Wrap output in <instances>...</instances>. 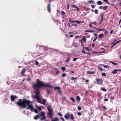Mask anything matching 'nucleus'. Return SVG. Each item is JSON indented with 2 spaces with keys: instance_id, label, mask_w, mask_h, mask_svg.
<instances>
[{
  "instance_id": "58836bf2",
  "label": "nucleus",
  "mask_w": 121,
  "mask_h": 121,
  "mask_svg": "<svg viewBox=\"0 0 121 121\" xmlns=\"http://www.w3.org/2000/svg\"><path fill=\"white\" fill-rule=\"evenodd\" d=\"M102 75L103 76H106V74L105 73H102Z\"/></svg>"
},
{
  "instance_id": "a19ab883",
  "label": "nucleus",
  "mask_w": 121,
  "mask_h": 121,
  "mask_svg": "<svg viewBox=\"0 0 121 121\" xmlns=\"http://www.w3.org/2000/svg\"><path fill=\"white\" fill-rule=\"evenodd\" d=\"M116 45L115 44V43H113V45L111 46V48H113L114 46Z\"/></svg>"
},
{
  "instance_id": "6e6552de",
  "label": "nucleus",
  "mask_w": 121,
  "mask_h": 121,
  "mask_svg": "<svg viewBox=\"0 0 121 121\" xmlns=\"http://www.w3.org/2000/svg\"><path fill=\"white\" fill-rule=\"evenodd\" d=\"M69 21L71 22L72 23H77L78 24H80V22L79 21H76L75 20H73V19H70L69 20Z\"/></svg>"
},
{
  "instance_id": "7c9ffc66",
  "label": "nucleus",
  "mask_w": 121,
  "mask_h": 121,
  "mask_svg": "<svg viewBox=\"0 0 121 121\" xmlns=\"http://www.w3.org/2000/svg\"><path fill=\"white\" fill-rule=\"evenodd\" d=\"M95 14H97L98 13V11L97 9H95Z\"/></svg>"
},
{
  "instance_id": "79ce46f5",
  "label": "nucleus",
  "mask_w": 121,
  "mask_h": 121,
  "mask_svg": "<svg viewBox=\"0 0 121 121\" xmlns=\"http://www.w3.org/2000/svg\"><path fill=\"white\" fill-rule=\"evenodd\" d=\"M39 64V62L37 61H35V65H38Z\"/></svg>"
},
{
  "instance_id": "20e7f679",
  "label": "nucleus",
  "mask_w": 121,
  "mask_h": 121,
  "mask_svg": "<svg viewBox=\"0 0 121 121\" xmlns=\"http://www.w3.org/2000/svg\"><path fill=\"white\" fill-rule=\"evenodd\" d=\"M45 113L43 112H41L40 115H37L34 117V119L35 120H37L38 118L40 119V120L42 121L45 120L46 118V117L45 116Z\"/></svg>"
},
{
  "instance_id": "ea45409f",
  "label": "nucleus",
  "mask_w": 121,
  "mask_h": 121,
  "mask_svg": "<svg viewBox=\"0 0 121 121\" xmlns=\"http://www.w3.org/2000/svg\"><path fill=\"white\" fill-rule=\"evenodd\" d=\"M77 114L79 116H80L81 115V112H78L77 113Z\"/></svg>"
},
{
  "instance_id": "ddd939ff",
  "label": "nucleus",
  "mask_w": 121,
  "mask_h": 121,
  "mask_svg": "<svg viewBox=\"0 0 121 121\" xmlns=\"http://www.w3.org/2000/svg\"><path fill=\"white\" fill-rule=\"evenodd\" d=\"M74 117L72 114H71L70 119L71 120H73L74 119Z\"/></svg>"
},
{
  "instance_id": "4be33fe9",
  "label": "nucleus",
  "mask_w": 121,
  "mask_h": 121,
  "mask_svg": "<svg viewBox=\"0 0 121 121\" xmlns=\"http://www.w3.org/2000/svg\"><path fill=\"white\" fill-rule=\"evenodd\" d=\"M71 6L73 8H78V7H77L76 5H73L71 4Z\"/></svg>"
},
{
  "instance_id": "1a4fd4ad",
  "label": "nucleus",
  "mask_w": 121,
  "mask_h": 121,
  "mask_svg": "<svg viewBox=\"0 0 121 121\" xmlns=\"http://www.w3.org/2000/svg\"><path fill=\"white\" fill-rule=\"evenodd\" d=\"M95 73V72L93 71H87L86 72V74H93Z\"/></svg>"
},
{
  "instance_id": "0e129e2a",
  "label": "nucleus",
  "mask_w": 121,
  "mask_h": 121,
  "mask_svg": "<svg viewBox=\"0 0 121 121\" xmlns=\"http://www.w3.org/2000/svg\"><path fill=\"white\" fill-rule=\"evenodd\" d=\"M89 81V80H87L85 81V82H88Z\"/></svg>"
},
{
  "instance_id": "f704fd0d",
  "label": "nucleus",
  "mask_w": 121,
  "mask_h": 121,
  "mask_svg": "<svg viewBox=\"0 0 121 121\" xmlns=\"http://www.w3.org/2000/svg\"><path fill=\"white\" fill-rule=\"evenodd\" d=\"M58 114L60 117L63 116V115L60 112H58Z\"/></svg>"
},
{
  "instance_id": "e433bc0d",
  "label": "nucleus",
  "mask_w": 121,
  "mask_h": 121,
  "mask_svg": "<svg viewBox=\"0 0 121 121\" xmlns=\"http://www.w3.org/2000/svg\"><path fill=\"white\" fill-rule=\"evenodd\" d=\"M107 6H104L103 8V9L104 10H105L107 9Z\"/></svg>"
},
{
  "instance_id": "49530a36",
  "label": "nucleus",
  "mask_w": 121,
  "mask_h": 121,
  "mask_svg": "<svg viewBox=\"0 0 121 121\" xmlns=\"http://www.w3.org/2000/svg\"><path fill=\"white\" fill-rule=\"evenodd\" d=\"M63 121H65V120L62 117H61L60 118Z\"/></svg>"
},
{
  "instance_id": "9d476101",
  "label": "nucleus",
  "mask_w": 121,
  "mask_h": 121,
  "mask_svg": "<svg viewBox=\"0 0 121 121\" xmlns=\"http://www.w3.org/2000/svg\"><path fill=\"white\" fill-rule=\"evenodd\" d=\"M26 70L25 69H23L22 70L21 72V75H23L25 72Z\"/></svg>"
},
{
  "instance_id": "a878e982",
  "label": "nucleus",
  "mask_w": 121,
  "mask_h": 121,
  "mask_svg": "<svg viewBox=\"0 0 121 121\" xmlns=\"http://www.w3.org/2000/svg\"><path fill=\"white\" fill-rule=\"evenodd\" d=\"M70 99L72 100L73 102H75V100L74 98L70 97Z\"/></svg>"
},
{
  "instance_id": "37998d69",
  "label": "nucleus",
  "mask_w": 121,
  "mask_h": 121,
  "mask_svg": "<svg viewBox=\"0 0 121 121\" xmlns=\"http://www.w3.org/2000/svg\"><path fill=\"white\" fill-rule=\"evenodd\" d=\"M38 110L39 111H41V108L40 107H39L38 108Z\"/></svg>"
},
{
  "instance_id": "c85d7f7f",
  "label": "nucleus",
  "mask_w": 121,
  "mask_h": 121,
  "mask_svg": "<svg viewBox=\"0 0 121 121\" xmlns=\"http://www.w3.org/2000/svg\"><path fill=\"white\" fill-rule=\"evenodd\" d=\"M78 110L80 111L82 109V108L80 106H78Z\"/></svg>"
},
{
  "instance_id": "bf43d9fd",
  "label": "nucleus",
  "mask_w": 121,
  "mask_h": 121,
  "mask_svg": "<svg viewBox=\"0 0 121 121\" xmlns=\"http://www.w3.org/2000/svg\"><path fill=\"white\" fill-rule=\"evenodd\" d=\"M97 39V37L96 38H95L93 40V41H95V40Z\"/></svg>"
},
{
  "instance_id": "052dcab7",
  "label": "nucleus",
  "mask_w": 121,
  "mask_h": 121,
  "mask_svg": "<svg viewBox=\"0 0 121 121\" xmlns=\"http://www.w3.org/2000/svg\"><path fill=\"white\" fill-rule=\"evenodd\" d=\"M61 14L62 15H63L65 14L64 12L63 11H61Z\"/></svg>"
},
{
  "instance_id": "dca6fc26",
  "label": "nucleus",
  "mask_w": 121,
  "mask_h": 121,
  "mask_svg": "<svg viewBox=\"0 0 121 121\" xmlns=\"http://www.w3.org/2000/svg\"><path fill=\"white\" fill-rule=\"evenodd\" d=\"M110 62L113 65H118V64L117 63H116L115 62H112V61H110Z\"/></svg>"
},
{
  "instance_id": "680f3d73",
  "label": "nucleus",
  "mask_w": 121,
  "mask_h": 121,
  "mask_svg": "<svg viewBox=\"0 0 121 121\" xmlns=\"http://www.w3.org/2000/svg\"><path fill=\"white\" fill-rule=\"evenodd\" d=\"M82 52L84 53H85V52L84 51V50L83 49V50H82Z\"/></svg>"
},
{
  "instance_id": "8fccbe9b",
  "label": "nucleus",
  "mask_w": 121,
  "mask_h": 121,
  "mask_svg": "<svg viewBox=\"0 0 121 121\" xmlns=\"http://www.w3.org/2000/svg\"><path fill=\"white\" fill-rule=\"evenodd\" d=\"M48 11L49 12V13H50V12L51 11L50 9V8H48Z\"/></svg>"
},
{
  "instance_id": "6ab92c4d",
  "label": "nucleus",
  "mask_w": 121,
  "mask_h": 121,
  "mask_svg": "<svg viewBox=\"0 0 121 121\" xmlns=\"http://www.w3.org/2000/svg\"><path fill=\"white\" fill-rule=\"evenodd\" d=\"M73 45L74 46L76 47H77L78 46V44L76 43H74Z\"/></svg>"
},
{
  "instance_id": "4468645a",
  "label": "nucleus",
  "mask_w": 121,
  "mask_h": 121,
  "mask_svg": "<svg viewBox=\"0 0 121 121\" xmlns=\"http://www.w3.org/2000/svg\"><path fill=\"white\" fill-rule=\"evenodd\" d=\"M82 40L84 41L85 43H86V39L85 36L83 37L82 39Z\"/></svg>"
},
{
  "instance_id": "a18cd8bd",
  "label": "nucleus",
  "mask_w": 121,
  "mask_h": 121,
  "mask_svg": "<svg viewBox=\"0 0 121 121\" xmlns=\"http://www.w3.org/2000/svg\"><path fill=\"white\" fill-rule=\"evenodd\" d=\"M70 6V5L69 4H68L67 5V8L68 9H69V7Z\"/></svg>"
},
{
  "instance_id": "412c9836",
  "label": "nucleus",
  "mask_w": 121,
  "mask_h": 121,
  "mask_svg": "<svg viewBox=\"0 0 121 121\" xmlns=\"http://www.w3.org/2000/svg\"><path fill=\"white\" fill-rule=\"evenodd\" d=\"M101 90L104 91H107L104 88H102Z\"/></svg>"
},
{
  "instance_id": "3c124183",
  "label": "nucleus",
  "mask_w": 121,
  "mask_h": 121,
  "mask_svg": "<svg viewBox=\"0 0 121 121\" xmlns=\"http://www.w3.org/2000/svg\"><path fill=\"white\" fill-rule=\"evenodd\" d=\"M98 30L99 31H101V30H104V29H98Z\"/></svg>"
},
{
  "instance_id": "de8ad7c7",
  "label": "nucleus",
  "mask_w": 121,
  "mask_h": 121,
  "mask_svg": "<svg viewBox=\"0 0 121 121\" xmlns=\"http://www.w3.org/2000/svg\"><path fill=\"white\" fill-rule=\"evenodd\" d=\"M104 1L106 2L108 4V2L107 0H104Z\"/></svg>"
},
{
  "instance_id": "864d4df0",
  "label": "nucleus",
  "mask_w": 121,
  "mask_h": 121,
  "mask_svg": "<svg viewBox=\"0 0 121 121\" xmlns=\"http://www.w3.org/2000/svg\"><path fill=\"white\" fill-rule=\"evenodd\" d=\"M108 100V99L107 98L105 99L104 100V101H107Z\"/></svg>"
},
{
  "instance_id": "774afa93",
  "label": "nucleus",
  "mask_w": 121,
  "mask_h": 121,
  "mask_svg": "<svg viewBox=\"0 0 121 121\" xmlns=\"http://www.w3.org/2000/svg\"><path fill=\"white\" fill-rule=\"evenodd\" d=\"M89 2L90 3H93V1H89Z\"/></svg>"
},
{
  "instance_id": "4d7b16f0",
  "label": "nucleus",
  "mask_w": 121,
  "mask_h": 121,
  "mask_svg": "<svg viewBox=\"0 0 121 121\" xmlns=\"http://www.w3.org/2000/svg\"><path fill=\"white\" fill-rule=\"evenodd\" d=\"M31 80V78H29L27 79V80L28 81H29V80Z\"/></svg>"
},
{
  "instance_id": "69168bd1",
  "label": "nucleus",
  "mask_w": 121,
  "mask_h": 121,
  "mask_svg": "<svg viewBox=\"0 0 121 121\" xmlns=\"http://www.w3.org/2000/svg\"><path fill=\"white\" fill-rule=\"evenodd\" d=\"M58 92L60 93L61 92V91L60 90H59L58 91Z\"/></svg>"
},
{
  "instance_id": "f03ea898",
  "label": "nucleus",
  "mask_w": 121,
  "mask_h": 121,
  "mask_svg": "<svg viewBox=\"0 0 121 121\" xmlns=\"http://www.w3.org/2000/svg\"><path fill=\"white\" fill-rule=\"evenodd\" d=\"M31 103L29 100H27L25 99H20L16 103V104L20 107H22L23 108H25L26 106L28 107L26 109V110L29 109L30 110H33V106L32 104H30Z\"/></svg>"
},
{
  "instance_id": "0eeeda50",
  "label": "nucleus",
  "mask_w": 121,
  "mask_h": 121,
  "mask_svg": "<svg viewBox=\"0 0 121 121\" xmlns=\"http://www.w3.org/2000/svg\"><path fill=\"white\" fill-rule=\"evenodd\" d=\"M70 116V114L69 113H67L64 116L65 117L66 119H69Z\"/></svg>"
},
{
  "instance_id": "a211bd4d",
  "label": "nucleus",
  "mask_w": 121,
  "mask_h": 121,
  "mask_svg": "<svg viewBox=\"0 0 121 121\" xmlns=\"http://www.w3.org/2000/svg\"><path fill=\"white\" fill-rule=\"evenodd\" d=\"M104 36V35L103 34H101L99 35V36L100 38H102V37Z\"/></svg>"
},
{
  "instance_id": "473e14b6",
  "label": "nucleus",
  "mask_w": 121,
  "mask_h": 121,
  "mask_svg": "<svg viewBox=\"0 0 121 121\" xmlns=\"http://www.w3.org/2000/svg\"><path fill=\"white\" fill-rule=\"evenodd\" d=\"M61 69L63 70H65L66 69V68L65 67H61Z\"/></svg>"
},
{
  "instance_id": "f3484780",
  "label": "nucleus",
  "mask_w": 121,
  "mask_h": 121,
  "mask_svg": "<svg viewBox=\"0 0 121 121\" xmlns=\"http://www.w3.org/2000/svg\"><path fill=\"white\" fill-rule=\"evenodd\" d=\"M98 69L99 70L101 71H102L103 70V68L100 66H98Z\"/></svg>"
},
{
  "instance_id": "7ed1b4c3",
  "label": "nucleus",
  "mask_w": 121,
  "mask_h": 121,
  "mask_svg": "<svg viewBox=\"0 0 121 121\" xmlns=\"http://www.w3.org/2000/svg\"><path fill=\"white\" fill-rule=\"evenodd\" d=\"M47 109L48 111L49 112L47 113V114L50 116L49 117L52 118L51 121H58L59 119L56 117H55L54 118V119L52 118L53 117V111L51 107H48L47 108Z\"/></svg>"
},
{
  "instance_id": "5fc2aeb1",
  "label": "nucleus",
  "mask_w": 121,
  "mask_h": 121,
  "mask_svg": "<svg viewBox=\"0 0 121 121\" xmlns=\"http://www.w3.org/2000/svg\"><path fill=\"white\" fill-rule=\"evenodd\" d=\"M50 4H48V8H50Z\"/></svg>"
},
{
  "instance_id": "aec40b11",
  "label": "nucleus",
  "mask_w": 121,
  "mask_h": 121,
  "mask_svg": "<svg viewBox=\"0 0 121 121\" xmlns=\"http://www.w3.org/2000/svg\"><path fill=\"white\" fill-rule=\"evenodd\" d=\"M97 3L99 5H101L102 4V3L101 1H98L97 2Z\"/></svg>"
},
{
  "instance_id": "b1692460",
  "label": "nucleus",
  "mask_w": 121,
  "mask_h": 121,
  "mask_svg": "<svg viewBox=\"0 0 121 121\" xmlns=\"http://www.w3.org/2000/svg\"><path fill=\"white\" fill-rule=\"evenodd\" d=\"M60 89V88L59 87H55V89L59 90Z\"/></svg>"
},
{
  "instance_id": "2f4dec72",
  "label": "nucleus",
  "mask_w": 121,
  "mask_h": 121,
  "mask_svg": "<svg viewBox=\"0 0 121 121\" xmlns=\"http://www.w3.org/2000/svg\"><path fill=\"white\" fill-rule=\"evenodd\" d=\"M38 102L39 103L41 104L42 102H41V100L40 99L38 100Z\"/></svg>"
},
{
  "instance_id": "c03bdc74",
  "label": "nucleus",
  "mask_w": 121,
  "mask_h": 121,
  "mask_svg": "<svg viewBox=\"0 0 121 121\" xmlns=\"http://www.w3.org/2000/svg\"><path fill=\"white\" fill-rule=\"evenodd\" d=\"M103 108L104 110H106V107L105 106H104L103 107Z\"/></svg>"
},
{
  "instance_id": "4c0bfd02",
  "label": "nucleus",
  "mask_w": 121,
  "mask_h": 121,
  "mask_svg": "<svg viewBox=\"0 0 121 121\" xmlns=\"http://www.w3.org/2000/svg\"><path fill=\"white\" fill-rule=\"evenodd\" d=\"M66 74L65 73H63L62 76L63 77H64L66 76Z\"/></svg>"
},
{
  "instance_id": "f8f14e48",
  "label": "nucleus",
  "mask_w": 121,
  "mask_h": 121,
  "mask_svg": "<svg viewBox=\"0 0 121 121\" xmlns=\"http://www.w3.org/2000/svg\"><path fill=\"white\" fill-rule=\"evenodd\" d=\"M46 101V100L45 99H43L42 101V102L41 104H43L44 105H45V102Z\"/></svg>"
},
{
  "instance_id": "6e6d98bb",
  "label": "nucleus",
  "mask_w": 121,
  "mask_h": 121,
  "mask_svg": "<svg viewBox=\"0 0 121 121\" xmlns=\"http://www.w3.org/2000/svg\"><path fill=\"white\" fill-rule=\"evenodd\" d=\"M113 31V30H111V31H110V33L111 34H112Z\"/></svg>"
},
{
  "instance_id": "f257e3e1",
  "label": "nucleus",
  "mask_w": 121,
  "mask_h": 121,
  "mask_svg": "<svg viewBox=\"0 0 121 121\" xmlns=\"http://www.w3.org/2000/svg\"><path fill=\"white\" fill-rule=\"evenodd\" d=\"M36 81L37 82L33 84L32 85V87L34 89L35 91V93L36 95H33V97L38 100L40 99L39 96L40 93L39 89L40 88L48 87L52 88V86L50 83L45 84L44 82L40 81L39 79H37Z\"/></svg>"
},
{
  "instance_id": "39448f33",
  "label": "nucleus",
  "mask_w": 121,
  "mask_h": 121,
  "mask_svg": "<svg viewBox=\"0 0 121 121\" xmlns=\"http://www.w3.org/2000/svg\"><path fill=\"white\" fill-rule=\"evenodd\" d=\"M96 81L97 83L98 84H101L103 82L102 80L99 78L97 79Z\"/></svg>"
},
{
  "instance_id": "2eb2a0df",
  "label": "nucleus",
  "mask_w": 121,
  "mask_h": 121,
  "mask_svg": "<svg viewBox=\"0 0 121 121\" xmlns=\"http://www.w3.org/2000/svg\"><path fill=\"white\" fill-rule=\"evenodd\" d=\"M33 110H34V112H35L36 113H38V110L36 109H34L33 107V110H32L31 111H33Z\"/></svg>"
},
{
  "instance_id": "09e8293b",
  "label": "nucleus",
  "mask_w": 121,
  "mask_h": 121,
  "mask_svg": "<svg viewBox=\"0 0 121 121\" xmlns=\"http://www.w3.org/2000/svg\"><path fill=\"white\" fill-rule=\"evenodd\" d=\"M78 59V58H74L73 59V60L74 61V60H76Z\"/></svg>"
},
{
  "instance_id": "423d86ee",
  "label": "nucleus",
  "mask_w": 121,
  "mask_h": 121,
  "mask_svg": "<svg viewBox=\"0 0 121 121\" xmlns=\"http://www.w3.org/2000/svg\"><path fill=\"white\" fill-rule=\"evenodd\" d=\"M17 98V97L16 95L14 96L12 95L10 96L11 100L13 102L15 100V99Z\"/></svg>"
},
{
  "instance_id": "bb28decb",
  "label": "nucleus",
  "mask_w": 121,
  "mask_h": 121,
  "mask_svg": "<svg viewBox=\"0 0 121 121\" xmlns=\"http://www.w3.org/2000/svg\"><path fill=\"white\" fill-rule=\"evenodd\" d=\"M93 23L91 22L89 25V26L90 27H91V28H94V27H93L92 26V24Z\"/></svg>"
},
{
  "instance_id": "c756f323",
  "label": "nucleus",
  "mask_w": 121,
  "mask_h": 121,
  "mask_svg": "<svg viewBox=\"0 0 121 121\" xmlns=\"http://www.w3.org/2000/svg\"><path fill=\"white\" fill-rule=\"evenodd\" d=\"M94 32L93 30H86L85 31V32Z\"/></svg>"
},
{
  "instance_id": "5701e85b",
  "label": "nucleus",
  "mask_w": 121,
  "mask_h": 121,
  "mask_svg": "<svg viewBox=\"0 0 121 121\" xmlns=\"http://www.w3.org/2000/svg\"><path fill=\"white\" fill-rule=\"evenodd\" d=\"M76 99L79 101L80 100V98L79 96H77L76 97Z\"/></svg>"
},
{
  "instance_id": "c9c22d12",
  "label": "nucleus",
  "mask_w": 121,
  "mask_h": 121,
  "mask_svg": "<svg viewBox=\"0 0 121 121\" xmlns=\"http://www.w3.org/2000/svg\"><path fill=\"white\" fill-rule=\"evenodd\" d=\"M93 53H103V52H93Z\"/></svg>"
},
{
  "instance_id": "72a5a7b5",
  "label": "nucleus",
  "mask_w": 121,
  "mask_h": 121,
  "mask_svg": "<svg viewBox=\"0 0 121 121\" xmlns=\"http://www.w3.org/2000/svg\"><path fill=\"white\" fill-rule=\"evenodd\" d=\"M71 79L72 80H77V78H76L72 77L71 78Z\"/></svg>"
},
{
  "instance_id": "393cba45",
  "label": "nucleus",
  "mask_w": 121,
  "mask_h": 121,
  "mask_svg": "<svg viewBox=\"0 0 121 121\" xmlns=\"http://www.w3.org/2000/svg\"><path fill=\"white\" fill-rule=\"evenodd\" d=\"M103 66L105 68H107L108 67V66L106 65H103Z\"/></svg>"
},
{
  "instance_id": "603ef678",
  "label": "nucleus",
  "mask_w": 121,
  "mask_h": 121,
  "mask_svg": "<svg viewBox=\"0 0 121 121\" xmlns=\"http://www.w3.org/2000/svg\"><path fill=\"white\" fill-rule=\"evenodd\" d=\"M72 25L73 26H76L77 25V24H72Z\"/></svg>"
},
{
  "instance_id": "e2e57ef3",
  "label": "nucleus",
  "mask_w": 121,
  "mask_h": 121,
  "mask_svg": "<svg viewBox=\"0 0 121 121\" xmlns=\"http://www.w3.org/2000/svg\"><path fill=\"white\" fill-rule=\"evenodd\" d=\"M95 25H96L97 24V23L96 22H92Z\"/></svg>"
},
{
  "instance_id": "9b49d317",
  "label": "nucleus",
  "mask_w": 121,
  "mask_h": 121,
  "mask_svg": "<svg viewBox=\"0 0 121 121\" xmlns=\"http://www.w3.org/2000/svg\"><path fill=\"white\" fill-rule=\"evenodd\" d=\"M117 72V69H114L112 72V73L114 74H116Z\"/></svg>"
},
{
  "instance_id": "13d9d810",
  "label": "nucleus",
  "mask_w": 121,
  "mask_h": 121,
  "mask_svg": "<svg viewBox=\"0 0 121 121\" xmlns=\"http://www.w3.org/2000/svg\"><path fill=\"white\" fill-rule=\"evenodd\" d=\"M47 91H48V92H47V94H49V92H50V91H49V90H47Z\"/></svg>"
},
{
  "instance_id": "338daca9",
  "label": "nucleus",
  "mask_w": 121,
  "mask_h": 121,
  "mask_svg": "<svg viewBox=\"0 0 121 121\" xmlns=\"http://www.w3.org/2000/svg\"><path fill=\"white\" fill-rule=\"evenodd\" d=\"M59 72V71H57L56 73V74H57Z\"/></svg>"
},
{
  "instance_id": "cd10ccee",
  "label": "nucleus",
  "mask_w": 121,
  "mask_h": 121,
  "mask_svg": "<svg viewBox=\"0 0 121 121\" xmlns=\"http://www.w3.org/2000/svg\"><path fill=\"white\" fill-rule=\"evenodd\" d=\"M85 48L88 51H89L90 50V49L88 47H86Z\"/></svg>"
}]
</instances>
